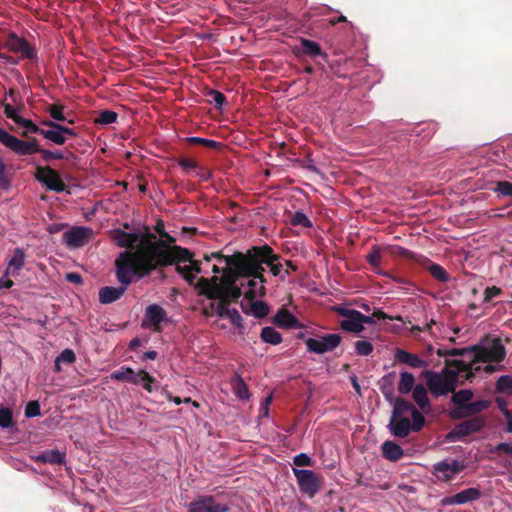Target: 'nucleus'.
Segmentation results:
<instances>
[{
	"label": "nucleus",
	"mask_w": 512,
	"mask_h": 512,
	"mask_svg": "<svg viewBox=\"0 0 512 512\" xmlns=\"http://www.w3.org/2000/svg\"><path fill=\"white\" fill-rule=\"evenodd\" d=\"M231 385L234 394L242 400H247L250 397L249 389L245 381L240 375H235L231 380Z\"/></svg>",
	"instance_id": "obj_33"
},
{
	"label": "nucleus",
	"mask_w": 512,
	"mask_h": 512,
	"mask_svg": "<svg viewBox=\"0 0 512 512\" xmlns=\"http://www.w3.org/2000/svg\"><path fill=\"white\" fill-rule=\"evenodd\" d=\"M241 296H242L241 288L238 287L237 285H235V286H232V287L224 290L223 295H221L220 297L225 298L226 300H228L229 303H231V302H237Z\"/></svg>",
	"instance_id": "obj_50"
},
{
	"label": "nucleus",
	"mask_w": 512,
	"mask_h": 512,
	"mask_svg": "<svg viewBox=\"0 0 512 512\" xmlns=\"http://www.w3.org/2000/svg\"><path fill=\"white\" fill-rule=\"evenodd\" d=\"M187 143L193 144V145H202L204 147H207L209 149H215L218 150L222 147V144L218 141L212 140V139H206L201 137H188L186 138Z\"/></svg>",
	"instance_id": "obj_45"
},
{
	"label": "nucleus",
	"mask_w": 512,
	"mask_h": 512,
	"mask_svg": "<svg viewBox=\"0 0 512 512\" xmlns=\"http://www.w3.org/2000/svg\"><path fill=\"white\" fill-rule=\"evenodd\" d=\"M260 338L263 342L271 345H278L282 342L281 334L270 326H266L262 329Z\"/></svg>",
	"instance_id": "obj_38"
},
{
	"label": "nucleus",
	"mask_w": 512,
	"mask_h": 512,
	"mask_svg": "<svg viewBox=\"0 0 512 512\" xmlns=\"http://www.w3.org/2000/svg\"><path fill=\"white\" fill-rule=\"evenodd\" d=\"M76 357L72 349H64L55 359L54 370L60 372L62 365H70L74 363Z\"/></svg>",
	"instance_id": "obj_37"
},
{
	"label": "nucleus",
	"mask_w": 512,
	"mask_h": 512,
	"mask_svg": "<svg viewBox=\"0 0 512 512\" xmlns=\"http://www.w3.org/2000/svg\"><path fill=\"white\" fill-rule=\"evenodd\" d=\"M208 96L211 97L210 102L214 104L217 109H221L227 103L226 96L217 90H210Z\"/></svg>",
	"instance_id": "obj_54"
},
{
	"label": "nucleus",
	"mask_w": 512,
	"mask_h": 512,
	"mask_svg": "<svg viewBox=\"0 0 512 512\" xmlns=\"http://www.w3.org/2000/svg\"><path fill=\"white\" fill-rule=\"evenodd\" d=\"M293 463L297 467L312 466L313 461L306 453L297 454L293 458Z\"/></svg>",
	"instance_id": "obj_58"
},
{
	"label": "nucleus",
	"mask_w": 512,
	"mask_h": 512,
	"mask_svg": "<svg viewBox=\"0 0 512 512\" xmlns=\"http://www.w3.org/2000/svg\"><path fill=\"white\" fill-rule=\"evenodd\" d=\"M465 469V464L457 459L436 462L431 467V474L440 482L449 483Z\"/></svg>",
	"instance_id": "obj_6"
},
{
	"label": "nucleus",
	"mask_w": 512,
	"mask_h": 512,
	"mask_svg": "<svg viewBox=\"0 0 512 512\" xmlns=\"http://www.w3.org/2000/svg\"><path fill=\"white\" fill-rule=\"evenodd\" d=\"M479 362L480 361H474L473 358H468L467 360H445L446 366L454 367L458 372V376L468 381H472L476 373L482 370V367L477 365Z\"/></svg>",
	"instance_id": "obj_13"
},
{
	"label": "nucleus",
	"mask_w": 512,
	"mask_h": 512,
	"mask_svg": "<svg viewBox=\"0 0 512 512\" xmlns=\"http://www.w3.org/2000/svg\"><path fill=\"white\" fill-rule=\"evenodd\" d=\"M491 451L497 454L504 453L512 456V443H499Z\"/></svg>",
	"instance_id": "obj_63"
},
{
	"label": "nucleus",
	"mask_w": 512,
	"mask_h": 512,
	"mask_svg": "<svg viewBox=\"0 0 512 512\" xmlns=\"http://www.w3.org/2000/svg\"><path fill=\"white\" fill-rule=\"evenodd\" d=\"M165 316V310L157 304L149 305L146 309V318H148L154 326H158L164 320Z\"/></svg>",
	"instance_id": "obj_35"
},
{
	"label": "nucleus",
	"mask_w": 512,
	"mask_h": 512,
	"mask_svg": "<svg viewBox=\"0 0 512 512\" xmlns=\"http://www.w3.org/2000/svg\"><path fill=\"white\" fill-rule=\"evenodd\" d=\"M134 371L131 368H125L122 371L113 373V378L130 383V379L133 377Z\"/></svg>",
	"instance_id": "obj_62"
},
{
	"label": "nucleus",
	"mask_w": 512,
	"mask_h": 512,
	"mask_svg": "<svg viewBox=\"0 0 512 512\" xmlns=\"http://www.w3.org/2000/svg\"><path fill=\"white\" fill-rule=\"evenodd\" d=\"M472 412L477 415L489 408L491 402L488 400H477L474 402H468Z\"/></svg>",
	"instance_id": "obj_56"
},
{
	"label": "nucleus",
	"mask_w": 512,
	"mask_h": 512,
	"mask_svg": "<svg viewBox=\"0 0 512 512\" xmlns=\"http://www.w3.org/2000/svg\"><path fill=\"white\" fill-rule=\"evenodd\" d=\"M156 382L155 378L152 377L145 370H139L133 373V377L130 379V383L135 385H141L148 392L153 391L152 384Z\"/></svg>",
	"instance_id": "obj_31"
},
{
	"label": "nucleus",
	"mask_w": 512,
	"mask_h": 512,
	"mask_svg": "<svg viewBox=\"0 0 512 512\" xmlns=\"http://www.w3.org/2000/svg\"><path fill=\"white\" fill-rule=\"evenodd\" d=\"M503 294V291L500 287L490 286L484 290L483 294V303H491L492 300Z\"/></svg>",
	"instance_id": "obj_55"
},
{
	"label": "nucleus",
	"mask_w": 512,
	"mask_h": 512,
	"mask_svg": "<svg viewBox=\"0 0 512 512\" xmlns=\"http://www.w3.org/2000/svg\"><path fill=\"white\" fill-rule=\"evenodd\" d=\"M3 107L6 117L12 119L16 124L24 128L22 135L26 136L29 133L41 134V131H43V129L36 126L32 121L23 118L10 103H3Z\"/></svg>",
	"instance_id": "obj_17"
},
{
	"label": "nucleus",
	"mask_w": 512,
	"mask_h": 512,
	"mask_svg": "<svg viewBox=\"0 0 512 512\" xmlns=\"http://www.w3.org/2000/svg\"><path fill=\"white\" fill-rule=\"evenodd\" d=\"M188 512H228L230 507L212 495H199L187 505Z\"/></svg>",
	"instance_id": "obj_9"
},
{
	"label": "nucleus",
	"mask_w": 512,
	"mask_h": 512,
	"mask_svg": "<svg viewBox=\"0 0 512 512\" xmlns=\"http://www.w3.org/2000/svg\"><path fill=\"white\" fill-rule=\"evenodd\" d=\"M494 191L500 193L503 196L512 197V183L508 181H499L497 182Z\"/></svg>",
	"instance_id": "obj_57"
},
{
	"label": "nucleus",
	"mask_w": 512,
	"mask_h": 512,
	"mask_svg": "<svg viewBox=\"0 0 512 512\" xmlns=\"http://www.w3.org/2000/svg\"><path fill=\"white\" fill-rule=\"evenodd\" d=\"M242 311L245 314L251 313L255 318H264L269 314V306L264 301H256L255 299L252 301H248V304L244 302L241 303Z\"/></svg>",
	"instance_id": "obj_26"
},
{
	"label": "nucleus",
	"mask_w": 512,
	"mask_h": 512,
	"mask_svg": "<svg viewBox=\"0 0 512 512\" xmlns=\"http://www.w3.org/2000/svg\"><path fill=\"white\" fill-rule=\"evenodd\" d=\"M411 418V431L419 432L425 424L424 416L418 409L415 408L411 413Z\"/></svg>",
	"instance_id": "obj_48"
},
{
	"label": "nucleus",
	"mask_w": 512,
	"mask_h": 512,
	"mask_svg": "<svg viewBox=\"0 0 512 512\" xmlns=\"http://www.w3.org/2000/svg\"><path fill=\"white\" fill-rule=\"evenodd\" d=\"M38 152H40L42 154V157L45 161H50V160H53V159H63L64 158V155L61 151L59 150H56V151H50V150H45V149H39L38 148Z\"/></svg>",
	"instance_id": "obj_60"
},
{
	"label": "nucleus",
	"mask_w": 512,
	"mask_h": 512,
	"mask_svg": "<svg viewBox=\"0 0 512 512\" xmlns=\"http://www.w3.org/2000/svg\"><path fill=\"white\" fill-rule=\"evenodd\" d=\"M300 491L314 497L321 489L323 477L312 470L293 468Z\"/></svg>",
	"instance_id": "obj_5"
},
{
	"label": "nucleus",
	"mask_w": 512,
	"mask_h": 512,
	"mask_svg": "<svg viewBox=\"0 0 512 512\" xmlns=\"http://www.w3.org/2000/svg\"><path fill=\"white\" fill-rule=\"evenodd\" d=\"M245 277L250 279L246 283L248 290L244 293V299L247 301H252L257 297H264L266 294V283H262L259 278H256L255 276Z\"/></svg>",
	"instance_id": "obj_25"
},
{
	"label": "nucleus",
	"mask_w": 512,
	"mask_h": 512,
	"mask_svg": "<svg viewBox=\"0 0 512 512\" xmlns=\"http://www.w3.org/2000/svg\"><path fill=\"white\" fill-rule=\"evenodd\" d=\"M0 427L6 429L13 427L12 412L9 408L0 409Z\"/></svg>",
	"instance_id": "obj_51"
},
{
	"label": "nucleus",
	"mask_w": 512,
	"mask_h": 512,
	"mask_svg": "<svg viewBox=\"0 0 512 512\" xmlns=\"http://www.w3.org/2000/svg\"><path fill=\"white\" fill-rule=\"evenodd\" d=\"M481 498V491L479 488L471 487L462 490L455 495L446 496L441 500L442 506L449 505H463L466 503L477 501Z\"/></svg>",
	"instance_id": "obj_15"
},
{
	"label": "nucleus",
	"mask_w": 512,
	"mask_h": 512,
	"mask_svg": "<svg viewBox=\"0 0 512 512\" xmlns=\"http://www.w3.org/2000/svg\"><path fill=\"white\" fill-rule=\"evenodd\" d=\"M25 260L24 250L21 248L15 249L13 256L8 261L7 274L15 276L22 269Z\"/></svg>",
	"instance_id": "obj_30"
},
{
	"label": "nucleus",
	"mask_w": 512,
	"mask_h": 512,
	"mask_svg": "<svg viewBox=\"0 0 512 512\" xmlns=\"http://www.w3.org/2000/svg\"><path fill=\"white\" fill-rule=\"evenodd\" d=\"M333 311L337 313L339 316L344 317V319L352 318L351 316H358L359 311L354 309H348L343 306H335L333 307Z\"/></svg>",
	"instance_id": "obj_61"
},
{
	"label": "nucleus",
	"mask_w": 512,
	"mask_h": 512,
	"mask_svg": "<svg viewBox=\"0 0 512 512\" xmlns=\"http://www.w3.org/2000/svg\"><path fill=\"white\" fill-rule=\"evenodd\" d=\"M293 53L297 57L308 56L312 59L321 57L324 61L328 60V54L322 50L321 46L307 38L300 39V43L294 46Z\"/></svg>",
	"instance_id": "obj_14"
},
{
	"label": "nucleus",
	"mask_w": 512,
	"mask_h": 512,
	"mask_svg": "<svg viewBox=\"0 0 512 512\" xmlns=\"http://www.w3.org/2000/svg\"><path fill=\"white\" fill-rule=\"evenodd\" d=\"M196 288L201 295L206 296L208 299L216 300L217 297L223 295L222 276H212L210 279L205 277L199 278Z\"/></svg>",
	"instance_id": "obj_12"
},
{
	"label": "nucleus",
	"mask_w": 512,
	"mask_h": 512,
	"mask_svg": "<svg viewBox=\"0 0 512 512\" xmlns=\"http://www.w3.org/2000/svg\"><path fill=\"white\" fill-rule=\"evenodd\" d=\"M412 397L422 412L428 413L430 411L431 405L427 396V388L423 384H417L414 387Z\"/></svg>",
	"instance_id": "obj_28"
},
{
	"label": "nucleus",
	"mask_w": 512,
	"mask_h": 512,
	"mask_svg": "<svg viewBox=\"0 0 512 512\" xmlns=\"http://www.w3.org/2000/svg\"><path fill=\"white\" fill-rule=\"evenodd\" d=\"M392 253L396 256H399V257H402V258H405V259H408L410 261H413L415 263H417V259L418 258H421L422 255L420 254H416L404 247H401V246H395L393 248V251Z\"/></svg>",
	"instance_id": "obj_49"
},
{
	"label": "nucleus",
	"mask_w": 512,
	"mask_h": 512,
	"mask_svg": "<svg viewBox=\"0 0 512 512\" xmlns=\"http://www.w3.org/2000/svg\"><path fill=\"white\" fill-rule=\"evenodd\" d=\"M448 367L449 366H446L440 373L430 370L423 372L426 378L427 389L435 397L452 393L457 387L458 372Z\"/></svg>",
	"instance_id": "obj_3"
},
{
	"label": "nucleus",
	"mask_w": 512,
	"mask_h": 512,
	"mask_svg": "<svg viewBox=\"0 0 512 512\" xmlns=\"http://www.w3.org/2000/svg\"><path fill=\"white\" fill-rule=\"evenodd\" d=\"M381 448L383 457L389 461L396 462L404 456L401 446L393 441H385Z\"/></svg>",
	"instance_id": "obj_29"
},
{
	"label": "nucleus",
	"mask_w": 512,
	"mask_h": 512,
	"mask_svg": "<svg viewBox=\"0 0 512 512\" xmlns=\"http://www.w3.org/2000/svg\"><path fill=\"white\" fill-rule=\"evenodd\" d=\"M388 428L393 436L398 438H405L411 431V420L407 417L391 416Z\"/></svg>",
	"instance_id": "obj_21"
},
{
	"label": "nucleus",
	"mask_w": 512,
	"mask_h": 512,
	"mask_svg": "<svg viewBox=\"0 0 512 512\" xmlns=\"http://www.w3.org/2000/svg\"><path fill=\"white\" fill-rule=\"evenodd\" d=\"M5 46L12 52L20 53L22 56L32 58L34 51L30 45L16 34L11 33L5 42Z\"/></svg>",
	"instance_id": "obj_19"
},
{
	"label": "nucleus",
	"mask_w": 512,
	"mask_h": 512,
	"mask_svg": "<svg viewBox=\"0 0 512 512\" xmlns=\"http://www.w3.org/2000/svg\"><path fill=\"white\" fill-rule=\"evenodd\" d=\"M484 426L485 418L483 416L472 417L457 424L449 431L446 435V440L449 442L462 440L466 436L479 432Z\"/></svg>",
	"instance_id": "obj_7"
},
{
	"label": "nucleus",
	"mask_w": 512,
	"mask_h": 512,
	"mask_svg": "<svg viewBox=\"0 0 512 512\" xmlns=\"http://www.w3.org/2000/svg\"><path fill=\"white\" fill-rule=\"evenodd\" d=\"M240 254H245V252H240V251H237L235 252L233 255L229 256V255H224L222 254L221 252H212L210 254H204L203 255V259L205 261H211L212 259H216L218 263H222L224 262L226 264V267H229V266H233L236 268V270L238 271V273L244 275L241 271H240V268L238 266V263H237V260H236V256L240 255Z\"/></svg>",
	"instance_id": "obj_27"
},
{
	"label": "nucleus",
	"mask_w": 512,
	"mask_h": 512,
	"mask_svg": "<svg viewBox=\"0 0 512 512\" xmlns=\"http://www.w3.org/2000/svg\"><path fill=\"white\" fill-rule=\"evenodd\" d=\"M216 300H219L218 304H215L216 315L221 318H226L231 311V309H229L230 303L223 297H217Z\"/></svg>",
	"instance_id": "obj_53"
},
{
	"label": "nucleus",
	"mask_w": 512,
	"mask_h": 512,
	"mask_svg": "<svg viewBox=\"0 0 512 512\" xmlns=\"http://www.w3.org/2000/svg\"><path fill=\"white\" fill-rule=\"evenodd\" d=\"M448 356H462L463 360H467L468 358H472L473 350L472 347L462 348V349H450L447 352Z\"/></svg>",
	"instance_id": "obj_59"
},
{
	"label": "nucleus",
	"mask_w": 512,
	"mask_h": 512,
	"mask_svg": "<svg viewBox=\"0 0 512 512\" xmlns=\"http://www.w3.org/2000/svg\"><path fill=\"white\" fill-rule=\"evenodd\" d=\"M341 340L340 334H325L319 338H308L305 344L309 352L324 354L335 350L340 345Z\"/></svg>",
	"instance_id": "obj_8"
},
{
	"label": "nucleus",
	"mask_w": 512,
	"mask_h": 512,
	"mask_svg": "<svg viewBox=\"0 0 512 512\" xmlns=\"http://www.w3.org/2000/svg\"><path fill=\"white\" fill-rule=\"evenodd\" d=\"M367 262L373 267V271L380 274L383 272L379 266L382 260L381 249L379 246H372L370 252L366 256Z\"/></svg>",
	"instance_id": "obj_41"
},
{
	"label": "nucleus",
	"mask_w": 512,
	"mask_h": 512,
	"mask_svg": "<svg viewBox=\"0 0 512 512\" xmlns=\"http://www.w3.org/2000/svg\"><path fill=\"white\" fill-rule=\"evenodd\" d=\"M244 276L245 275L238 273L236 268L233 266L224 267V273L222 274L223 291L227 288L235 286L237 279Z\"/></svg>",
	"instance_id": "obj_36"
},
{
	"label": "nucleus",
	"mask_w": 512,
	"mask_h": 512,
	"mask_svg": "<svg viewBox=\"0 0 512 512\" xmlns=\"http://www.w3.org/2000/svg\"><path fill=\"white\" fill-rule=\"evenodd\" d=\"M92 231L83 227H73L63 233V242L69 248H78L88 242Z\"/></svg>",
	"instance_id": "obj_16"
},
{
	"label": "nucleus",
	"mask_w": 512,
	"mask_h": 512,
	"mask_svg": "<svg viewBox=\"0 0 512 512\" xmlns=\"http://www.w3.org/2000/svg\"><path fill=\"white\" fill-rule=\"evenodd\" d=\"M352 317L353 318L343 319L340 322V328L346 332L359 334L364 330V326L361 325V321L358 316Z\"/></svg>",
	"instance_id": "obj_39"
},
{
	"label": "nucleus",
	"mask_w": 512,
	"mask_h": 512,
	"mask_svg": "<svg viewBox=\"0 0 512 512\" xmlns=\"http://www.w3.org/2000/svg\"><path fill=\"white\" fill-rule=\"evenodd\" d=\"M417 264L426 268L431 276L439 282L446 283L450 277L447 271L439 264L432 262L428 257L421 256L417 259Z\"/></svg>",
	"instance_id": "obj_20"
},
{
	"label": "nucleus",
	"mask_w": 512,
	"mask_h": 512,
	"mask_svg": "<svg viewBox=\"0 0 512 512\" xmlns=\"http://www.w3.org/2000/svg\"><path fill=\"white\" fill-rule=\"evenodd\" d=\"M451 417L453 419H464V418H472L475 417V414L472 412V409H470V406L468 403L460 405L458 407H455L451 411Z\"/></svg>",
	"instance_id": "obj_46"
},
{
	"label": "nucleus",
	"mask_w": 512,
	"mask_h": 512,
	"mask_svg": "<svg viewBox=\"0 0 512 512\" xmlns=\"http://www.w3.org/2000/svg\"><path fill=\"white\" fill-rule=\"evenodd\" d=\"M118 113L114 110L100 108L98 106V125H110L118 120Z\"/></svg>",
	"instance_id": "obj_42"
},
{
	"label": "nucleus",
	"mask_w": 512,
	"mask_h": 512,
	"mask_svg": "<svg viewBox=\"0 0 512 512\" xmlns=\"http://www.w3.org/2000/svg\"><path fill=\"white\" fill-rule=\"evenodd\" d=\"M115 239L119 247L125 248L115 260L117 280L124 284L149 276L158 268L193 260L191 251L177 245L170 246L164 239H159L149 226L129 233L116 232Z\"/></svg>",
	"instance_id": "obj_1"
},
{
	"label": "nucleus",
	"mask_w": 512,
	"mask_h": 512,
	"mask_svg": "<svg viewBox=\"0 0 512 512\" xmlns=\"http://www.w3.org/2000/svg\"><path fill=\"white\" fill-rule=\"evenodd\" d=\"M474 361L501 362L506 357V349L499 337L485 336L480 343L472 346Z\"/></svg>",
	"instance_id": "obj_4"
},
{
	"label": "nucleus",
	"mask_w": 512,
	"mask_h": 512,
	"mask_svg": "<svg viewBox=\"0 0 512 512\" xmlns=\"http://www.w3.org/2000/svg\"><path fill=\"white\" fill-rule=\"evenodd\" d=\"M0 143L5 147L11 149L19 155H30L38 152V147L35 141L26 142L18 139L17 137L8 133L5 129L0 127Z\"/></svg>",
	"instance_id": "obj_10"
},
{
	"label": "nucleus",
	"mask_w": 512,
	"mask_h": 512,
	"mask_svg": "<svg viewBox=\"0 0 512 512\" xmlns=\"http://www.w3.org/2000/svg\"><path fill=\"white\" fill-rule=\"evenodd\" d=\"M34 458L38 462L61 464L65 462V453L59 450H49L36 455Z\"/></svg>",
	"instance_id": "obj_32"
},
{
	"label": "nucleus",
	"mask_w": 512,
	"mask_h": 512,
	"mask_svg": "<svg viewBox=\"0 0 512 512\" xmlns=\"http://www.w3.org/2000/svg\"><path fill=\"white\" fill-rule=\"evenodd\" d=\"M119 283L121 284L119 287H102L98 292V300L103 304H109L120 299L125 293L129 284H124L120 281Z\"/></svg>",
	"instance_id": "obj_22"
},
{
	"label": "nucleus",
	"mask_w": 512,
	"mask_h": 512,
	"mask_svg": "<svg viewBox=\"0 0 512 512\" xmlns=\"http://www.w3.org/2000/svg\"><path fill=\"white\" fill-rule=\"evenodd\" d=\"M355 351L360 356H368L373 352V344L369 341H356Z\"/></svg>",
	"instance_id": "obj_52"
},
{
	"label": "nucleus",
	"mask_w": 512,
	"mask_h": 512,
	"mask_svg": "<svg viewBox=\"0 0 512 512\" xmlns=\"http://www.w3.org/2000/svg\"><path fill=\"white\" fill-rule=\"evenodd\" d=\"M473 392L469 389H462L458 392H453L451 401L454 403L455 407L466 404L470 402L473 398Z\"/></svg>",
	"instance_id": "obj_44"
},
{
	"label": "nucleus",
	"mask_w": 512,
	"mask_h": 512,
	"mask_svg": "<svg viewBox=\"0 0 512 512\" xmlns=\"http://www.w3.org/2000/svg\"><path fill=\"white\" fill-rule=\"evenodd\" d=\"M413 409H415V407L411 402H409L401 397H398V398H396V400L394 402L391 416L392 417H404V415L407 413L411 414Z\"/></svg>",
	"instance_id": "obj_34"
},
{
	"label": "nucleus",
	"mask_w": 512,
	"mask_h": 512,
	"mask_svg": "<svg viewBox=\"0 0 512 512\" xmlns=\"http://www.w3.org/2000/svg\"><path fill=\"white\" fill-rule=\"evenodd\" d=\"M394 357L399 363L406 364L411 368H425L427 366V362L417 354L410 353L401 348L395 350Z\"/></svg>",
	"instance_id": "obj_23"
},
{
	"label": "nucleus",
	"mask_w": 512,
	"mask_h": 512,
	"mask_svg": "<svg viewBox=\"0 0 512 512\" xmlns=\"http://www.w3.org/2000/svg\"><path fill=\"white\" fill-rule=\"evenodd\" d=\"M280 258L281 256L276 254L268 244L253 246L249 248L245 254L236 256L240 271L245 276H255L259 278L262 283L267 282L264 277V264L270 268L274 276L280 277L281 280H285V278L290 275L288 269L282 272V264L279 263Z\"/></svg>",
	"instance_id": "obj_2"
},
{
	"label": "nucleus",
	"mask_w": 512,
	"mask_h": 512,
	"mask_svg": "<svg viewBox=\"0 0 512 512\" xmlns=\"http://www.w3.org/2000/svg\"><path fill=\"white\" fill-rule=\"evenodd\" d=\"M44 124L49 126L50 129H43L41 135L55 144L61 145L67 140L68 136L73 135V131L68 127L53 122H45Z\"/></svg>",
	"instance_id": "obj_18"
},
{
	"label": "nucleus",
	"mask_w": 512,
	"mask_h": 512,
	"mask_svg": "<svg viewBox=\"0 0 512 512\" xmlns=\"http://www.w3.org/2000/svg\"><path fill=\"white\" fill-rule=\"evenodd\" d=\"M231 320V323L236 327H242L243 326V319L240 315V313L236 309H231L228 316H226Z\"/></svg>",
	"instance_id": "obj_64"
},
{
	"label": "nucleus",
	"mask_w": 512,
	"mask_h": 512,
	"mask_svg": "<svg viewBox=\"0 0 512 512\" xmlns=\"http://www.w3.org/2000/svg\"><path fill=\"white\" fill-rule=\"evenodd\" d=\"M415 378L412 373L403 371L400 374V380L398 383V391L400 394H407L414 389Z\"/></svg>",
	"instance_id": "obj_40"
},
{
	"label": "nucleus",
	"mask_w": 512,
	"mask_h": 512,
	"mask_svg": "<svg viewBox=\"0 0 512 512\" xmlns=\"http://www.w3.org/2000/svg\"><path fill=\"white\" fill-rule=\"evenodd\" d=\"M274 323L277 326L286 329H298L303 326L299 320L285 308L278 310L274 317Z\"/></svg>",
	"instance_id": "obj_24"
},
{
	"label": "nucleus",
	"mask_w": 512,
	"mask_h": 512,
	"mask_svg": "<svg viewBox=\"0 0 512 512\" xmlns=\"http://www.w3.org/2000/svg\"><path fill=\"white\" fill-rule=\"evenodd\" d=\"M290 223L293 226H302V227H305V228H311L313 226V224L310 221V219L302 211H296L293 214V216H292V218L290 220Z\"/></svg>",
	"instance_id": "obj_47"
},
{
	"label": "nucleus",
	"mask_w": 512,
	"mask_h": 512,
	"mask_svg": "<svg viewBox=\"0 0 512 512\" xmlns=\"http://www.w3.org/2000/svg\"><path fill=\"white\" fill-rule=\"evenodd\" d=\"M35 177L51 191L62 192L65 190V184L59 174L49 167H38Z\"/></svg>",
	"instance_id": "obj_11"
},
{
	"label": "nucleus",
	"mask_w": 512,
	"mask_h": 512,
	"mask_svg": "<svg viewBox=\"0 0 512 512\" xmlns=\"http://www.w3.org/2000/svg\"><path fill=\"white\" fill-rule=\"evenodd\" d=\"M496 391L498 393L512 395V375H502L497 379Z\"/></svg>",
	"instance_id": "obj_43"
}]
</instances>
